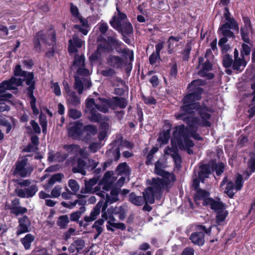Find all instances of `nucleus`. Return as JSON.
<instances>
[{
    "label": "nucleus",
    "mask_w": 255,
    "mask_h": 255,
    "mask_svg": "<svg viewBox=\"0 0 255 255\" xmlns=\"http://www.w3.org/2000/svg\"><path fill=\"white\" fill-rule=\"evenodd\" d=\"M85 56L83 55L80 56L76 55L74 58L73 66H78L79 67L81 66L85 67Z\"/></svg>",
    "instance_id": "4c0bfd02"
},
{
    "label": "nucleus",
    "mask_w": 255,
    "mask_h": 255,
    "mask_svg": "<svg viewBox=\"0 0 255 255\" xmlns=\"http://www.w3.org/2000/svg\"><path fill=\"white\" fill-rule=\"evenodd\" d=\"M247 169L251 170V172L255 171V157L252 156L249 159Z\"/></svg>",
    "instance_id": "e2e57ef3"
},
{
    "label": "nucleus",
    "mask_w": 255,
    "mask_h": 255,
    "mask_svg": "<svg viewBox=\"0 0 255 255\" xmlns=\"http://www.w3.org/2000/svg\"><path fill=\"white\" fill-rule=\"evenodd\" d=\"M68 185L74 192H77L79 189V186L74 179H70L68 181Z\"/></svg>",
    "instance_id": "13d9d810"
},
{
    "label": "nucleus",
    "mask_w": 255,
    "mask_h": 255,
    "mask_svg": "<svg viewBox=\"0 0 255 255\" xmlns=\"http://www.w3.org/2000/svg\"><path fill=\"white\" fill-rule=\"evenodd\" d=\"M98 182V179L96 178H93L90 179L88 181H85V191L82 192L81 191L82 193H86L90 192L93 186L95 185Z\"/></svg>",
    "instance_id": "e433bc0d"
},
{
    "label": "nucleus",
    "mask_w": 255,
    "mask_h": 255,
    "mask_svg": "<svg viewBox=\"0 0 255 255\" xmlns=\"http://www.w3.org/2000/svg\"><path fill=\"white\" fill-rule=\"evenodd\" d=\"M174 139L176 140L179 149L182 151H186L189 155H193L194 152L191 148L195 145L193 141L186 136L183 128L179 129Z\"/></svg>",
    "instance_id": "0eeeda50"
},
{
    "label": "nucleus",
    "mask_w": 255,
    "mask_h": 255,
    "mask_svg": "<svg viewBox=\"0 0 255 255\" xmlns=\"http://www.w3.org/2000/svg\"><path fill=\"white\" fill-rule=\"evenodd\" d=\"M72 40L73 45H75L78 48H81L82 46V41L77 34L73 35Z\"/></svg>",
    "instance_id": "69168bd1"
},
{
    "label": "nucleus",
    "mask_w": 255,
    "mask_h": 255,
    "mask_svg": "<svg viewBox=\"0 0 255 255\" xmlns=\"http://www.w3.org/2000/svg\"><path fill=\"white\" fill-rule=\"evenodd\" d=\"M213 227H215L217 229H218V227L216 225H211L209 227H206L205 225H197L196 226V230L198 232H201L205 234H207L208 236H210L212 232V228Z\"/></svg>",
    "instance_id": "c756f323"
},
{
    "label": "nucleus",
    "mask_w": 255,
    "mask_h": 255,
    "mask_svg": "<svg viewBox=\"0 0 255 255\" xmlns=\"http://www.w3.org/2000/svg\"><path fill=\"white\" fill-rule=\"evenodd\" d=\"M122 23L121 20L116 16H113L112 19L110 21V25L117 31L122 25Z\"/></svg>",
    "instance_id": "a18cd8bd"
},
{
    "label": "nucleus",
    "mask_w": 255,
    "mask_h": 255,
    "mask_svg": "<svg viewBox=\"0 0 255 255\" xmlns=\"http://www.w3.org/2000/svg\"><path fill=\"white\" fill-rule=\"evenodd\" d=\"M177 73H178L177 65L176 62H175L174 63H173L172 65L170 70V72H169L170 79H171V78L175 79L177 75Z\"/></svg>",
    "instance_id": "6e6d98bb"
},
{
    "label": "nucleus",
    "mask_w": 255,
    "mask_h": 255,
    "mask_svg": "<svg viewBox=\"0 0 255 255\" xmlns=\"http://www.w3.org/2000/svg\"><path fill=\"white\" fill-rule=\"evenodd\" d=\"M19 225L17 231V235L29 232V227L31 225L30 221L26 215L18 219Z\"/></svg>",
    "instance_id": "dca6fc26"
},
{
    "label": "nucleus",
    "mask_w": 255,
    "mask_h": 255,
    "mask_svg": "<svg viewBox=\"0 0 255 255\" xmlns=\"http://www.w3.org/2000/svg\"><path fill=\"white\" fill-rule=\"evenodd\" d=\"M169 176L167 175L166 177H163L164 179L159 178L152 179V186L149 187H152V190L157 194V200H159L161 198L164 187L170 184Z\"/></svg>",
    "instance_id": "1a4fd4ad"
},
{
    "label": "nucleus",
    "mask_w": 255,
    "mask_h": 255,
    "mask_svg": "<svg viewBox=\"0 0 255 255\" xmlns=\"http://www.w3.org/2000/svg\"><path fill=\"white\" fill-rule=\"evenodd\" d=\"M174 162L175 167L177 168H180L181 167V163L182 162V157L180 154L178 155H175V156L172 157Z\"/></svg>",
    "instance_id": "680f3d73"
},
{
    "label": "nucleus",
    "mask_w": 255,
    "mask_h": 255,
    "mask_svg": "<svg viewBox=\"0 0 255 255\" xmlns=\"http://www.w3.org/2000/svg\"><path fill=\"white\" fill-rule=\"evenodd\" d=\"M70 11L72 17L74 18V19H77L81 15L80 13L79 9L76 5H74L72 2L70 3Z\"/></svg>",
    "instance_id": "de8ad7c7"
},
{
    "label": "nucleus",
    "mask_w": 255,
    "mask_h": 255,
    "mask_svg": "<svg viewBox=\"0 0 255 255\" xmlns=\"http://www.w3.org/2000/svg\"><path fill=\"white\" fill-rule=\"evenodd\" d=\"M64 175L62 173H58L52 175L48 180V183L50 185H53L56 182H61Z\"/></svg>",
    "instance_id": "a19ab883"
},
{
    "label": "nucleus",
    "mask_w": 255,
    "mask_h": 255,
    "mask_svg": "<svg viewBox=\"0 0 255 255\" xmlns=\"http://www.w3.org/2000/svg\"><path fill=\"white\" fill-rule=\"evenodd\" d=\"M191 49L192 47L191 44L189 43H187L186 44L185 48L183 49L182 53L183 55L182 58L183 61H188L189 60Z\"/></svg>",
    "instance_id": "37998d69"
},
{
    "label": "nucleus",
    "mask_w": 255,
    "mask_h": 255,
    "mask_svg": "<svg viewBox=\"0 0 255 255\" xmlns=\"http://www.w3.org/2000/svg\"><path fill=\"white\" fill-rule=\"evenodd\" d=\"M223 37L228 38H235V35L233 32L230 29H220Z\"/></svg>",
    "instance_id": "0e129e2a"
},
{
    "label": "nucleus",
    "mask_w": 255,
    "mask_h": 255,
    "mask_svg": "<svg viewBox=\"0 0 255 255\" xmlns=\"http://www.w3.org/2000/svg\"><path fill=\"white\" fill-rule=\"evenodd\" d=\"M86 163L85 161L79 158L77 160V166L72 168V172L74 173H80L83 175L86 174V171L84 170Z\"/></svg>",
    "instance_id": "393cba45"
},
{
    "label": "nucleus",
    "mask_w": 255,
    "mask_h": 255,
    "mask_svg": "<svg viewBox=\"0 0 255 255\" xmlns=\"http://www.w3.org/2000/svg\"><path fill=\"white\" fill-rule=\"evenodd\" d=\"M97 131L96 126H84L83 123L77 121L71 123L70 127L68 128V135L73 140H82L85 143H90L92 136L96 135Z\"/></svg>",
    "instance_id": "20e7f679"
},
{
    "label": "nucleus",
    "mask_w": 255,
    "mask_h": 255,
    "mask_svg": "<svg viewBox=\"0 0 255 255\" xmlns=\"http://www.w3.org/2000/svg\"><path fill=\"white\" fill-rule=\"evenodd\" d=\"M69 96L70 100V103L74 106H76L80 103V99L79 97H78L76 95V93L75 91H72V93L70 94V95H68Z\"/></svg>",
    "instance_id": "09e8293b"
},
{
    "label": "nucleus",
    "mask_w": 255,
    "mask_h": 255,
    "mask_svg": "<svg viewBox=\"0 0 255 255\" xmlns=\"http://www.w3.org/2000/svg\"><path fill=\"white\" fill-rule=\"evenodd\" d=\"M34 240V236L30 234H28L23 238L21 239V242L25 249L29 250L31 247V244L33 242Z\"/></svg>",
    "instance_id": "cd10ccee"
},
{
    "label": "nucleus",
    "mask_w": 255,
    "mask_h": 255,
    "mask_svg": "<svg viewBox=\"0 0 255 255\" xmlns=\"http://www.w3.org/2000/svg\"><path fill=\"white\" fill-rule=\"evenodd\" d=\"M196 112H192L191 113H186L183 111H180L175 114V117L176 120H181L184 123L186 124L189 127V130H188L187 128L185 127L184 124L176 126L173 128L172 132V136L174 138H175V136L178 134L179 129H184L185 133L186 136L190 138V136L193 134L194 132H197L198 129V126H201L203 127H210L212 125L211 123L210 122V125L206 126L203 122L202 119H201V122L199 117L196 116H190L191 115H194Z\"/></svg>",
    "instance_id": "7ed1b4c3"
},
{
    "label": "nucleus",
    "mask_w": 255,
    "mask_h": 255,
    "mask_svg": "<svg viewBox=\"0 0 255 255\" xmlns=\"http://www.w3.org/2000/svg\"><path fill=\"white\" fill-rule=\"evenodd\" d=\"M243 177L241 174H238L235 180V185L237 191H240L243 188L244 184Z\"/></svg>",
    "instance_id": "49530a36"
},
{
    "label": "nucleus",
    "mask_w": 255,
    "mask_h": 255,
    "mask_svg": "<svg viewBox=\"0 0 255 255\" xmlns=\"http://www.w3.org/2000/svg\"><path fill=\"white\" fill-rule=\"evenodd\" d=\"M200 170L198 172V177L201 180V182H204L205 179L209 177L211 173V166L209 164H203L199 166Z\"/></svg>",
    "instance_id": "6ab92c4d"
},
{
    "label": "nucleus",
    "mask_w": 255,
    "mask_h": 255,
    "mask_svg": "<svg viewBox=\"0 0 255 255\" xmlns=\"http://www.w3.org/2000/svg\"><path fill=\"white\" fill-rule=\"evenodd\" d=\"M171 143L172 144V147H166L164 152L165 154H169L170 152H172V153L170 154V155L171 157H172L175 156V155H178L179 154L178 150L179 147L177 145L176 140L174 139L173 136L171 139Z\"/></svg>",
    "instance_id": "4be33fe9"
},
{
    "label": "nucleus",
    "mask_w": 255,
    "mask_h": 255,
    "mask_svg": "<svg viewBox=\"0 0 255 255\" xmlns=\"http://www.w3.org/2000/svg\"><path fill=\"white\" fill-rule=\"evenodd\" d=\"M101 56L102 54L96 49V50L90 56L89 59L90 62H93L101 59Z\"/></svg>",
    "instance_id": "bf43d9fd"
},
{
    "label": "nucleus",
    "mask_w": 255,
    "mask_h": 255,
    "mask_svg": "<svg viewBox=\"0 0 255 255\" xmlns=\"http://www.w3.org/2000/svg\"><path fill=\"white\" fill-rule=\"evenodd\" d=\"M29 87L26 88V96L30 99V105L34 115L39 114V110L36 106V99L34 96V90L35 89V83L28 85Z\"/></svg>",
    "instance_id": "4468645a"
},
{
    "label": "nucleus",
    "mask_w": 255,
    "mask_h": 255,
    "mask_svg": "<svg viewBox=\"0 0 255 255\" xmlns=\"http://www.w3.org/2000/svg\"><path fill=\"white\" fill-rule=\"evenodd\" d=\"M23 67L26 69H31L34 66L33 61L31 59L23 60L22 61Z\"/></svg>",
    "instance_id": "338daca9"
},
{
    "label": "nucleus",
    "mask_w": 255,
    "mask_h": 255,
    "mask_svg": "<svg viewBox=\"0 0 255 255\" xmlns=\"http://www.w3.org/2000/svg\"><path fill=\"white\" fill-rule=\"evenodd\" d=\"M5 209L9 211L10 213L16 216V198L14 197L10 201H7L5 205Z\"/></svg>",
    "instance_id": "a878e982"
},
{
    "label": "nucleus",
    "mask_w": 255,
    "mask_h": 255,
    "mask_svg": "<svg viewBox=\"0 0 255 255\" xmlns=\"http://www.w3.org/2000/svg\"><path fill=\"white\" fill-rule=\"evenodd\" d=\"M251 51V47L248 44L243 43L242 45V50L241 51V57H245V56H249Z\"/></svg>",
    "instance_id": "3c124183"
},
{
    "label": "nucleus",
    "mask_w": 255,
    "mask_h": 255,
    "mask_svg": "<svg viewBox=\"0 0 255 255\" xmlns=\"http://www.w3.org/2000/svg\"><path fill=\"white\" fill-rule=\"evenodd\" d=\"M158 148L156 147H153L146 155L145 164L149 165L152 164L153 155L158 151Z\"/></svg>",
    "instance_id": "58836bf2"
},
{
    "label": "nucleus",
    "mask_w": 255,
    "mask_h": 255,
    "mask_svg": "<svg viewBox=\"0 0 255 255\" xmlns=\"http://www.w3.org/2000/svg\"><path fill=\"white\" fill-rule=\"evenodd\" d=\"M13 75L7 80L3 81L0 83V98L2 100H8L12 97V95L9 93H5L6 90L16 89L13 86L16 85V65L13 66Z\"/></svg>",
    "instance_id": "6e6552de"
},
{
    "label": "nucleus",
    "mask_w": 255,
    "mask_h": 255,
    "mask_svg": "<svg viewBox=\"0 0 255 255\" xmlns=\"http://www.w3.org/2000/svg\"><path fill=\"white\" fill-rule=\"evenodd\" d=\"M98 41L102 42L98 43L97 47V49L101 54L110 53L113 51L114 48L119 53L127 54L128 52L126 49H122L121 46L123 43L113 36H109L107 37V39L102 37L101 40L98 39Z\"/></svg>",
    "instance_id": "423d86ee"
},
{
    "label": "nucleus",
    "mask_w": 255,
    "mask_h": 255,
    "mask_svg": "<svg viewBox=\"0 0 255 255\" xmlns=\"http://www.w3.org/2000/svg\"><path fill=\"white\" fill-rule=\"evenodd\" d=\"M234 189H236L234 183L232 181H229L227 184L224 192L229 197L233 198L235 195Z\"/></svg>",
    "instance_id": "c85d7f7f"
},
{
    "label": "nucleus",
    "mask_w": 255,
    "mask_h": 255,
    "mask_svg": "<svg viewBox=\"0 0 255 255\" xmlns=\"http://www.w3.org/2000/svg\"><path fill=\"white\" fill-rule=\"evenodd\" d=\"M102 204H103V201H101V200L100 201L96 204V205L94 207V208L92 210V211L90 213V215L93 218H94L95 220L97 219L98 215H99L100 213L101 208L102 207Z\"/></svg>",
    "instance_id": "ea45409f"
},
{
    "label": "nucleus",
    "mask_w": 255,
    "mask_h": 255,
    "mask_svg": "<svg viewBox=\"0 0 255 255\" xmlns=\"http://www.w3.org/2000/svg\"><path fill=\"white\" fill-rule=\"evenodd\" d=\"M205 80L198 79L191 81L188 85L189 93L185 95L181 100L182 105L180 107V111L186 113L197 112L198 115L203 120L205 125L209 126V120L211 118V113L213 109L207 106L204 101L199 102L202 99L204 89L201 86L206 85Z\"/></svg>",
    "instance_id": "f257e3e1"
},
{
    "label": "nucleus",
    "mask_w": 255,
    "mask_h": 255,
    "mask_svg": "<svg viewBox=\"0 0 255 255\" xmlns=\"http://www.w3.org/2000/svg\"><path fill=\"white\" fill-rule=\"evenodd\" d=\"M247 64V62L245 57H242L241 58L234 59L232 68L234 70L241 72L243 70Z\"/></svg>",
    "instance_id": "5701e85b"
},
{
    "label": "nucleus",
    "mask_w": 255,
    "mask_h": 255,
    "mask_svg": "<svg viewBox=\"0 0 255 255\" xmlns=\"http://www.w3.org/2000/svg\"><path fill=\"white\" fill-rule=\"evenodd\" d=\"M252 27L243 26L241 28V34L242 40L247 43H250L249 33Z\"/></svg>",
    "instance_id": "bb28decb"
},
{
    "label": "nucleus",
    "mask_w": 255,
    "mask_h": 255,
    "mask_svg": "<svg viewBox=\"0 0 255 255\" xmlns=\"http://www.w3.org/2000/svg\"><path fill=\"white\" fill-rule=\"evenodd\" d=\"M160 55L154 52H153L149 57V62L151 65H154L158 60H160Z\"/></svg>",
    "instance_id": "4d7b16f0"
},
{
    "label": "nucleus",
    "mask_w": 255,
    "mask_h": 255,
    "mask_svg": "<svg viewBox=\"0 0 255 255\" xmlns=\"http://www.w3.org/2000/svg\"><path fill=\"white\" fill-rule=\"evenodd\" d=\"M40 41L43 43L51 46L45 53V56L51 58L54 56L57 52L56 31L53 26L48 28L45 32L44 30H40L34 35L32 42L34 49L39 52L41 50Z\"/></svg>",
    "instance_id": "f03ea898"
},
{
    "label": "nucleus",
    "mask_w": 255,
    "mask_h": 255,
    "mask_svg": "<svg viewBox=\"0 0 255 255\" xmlns=\"http://www.w3.org/2000/svg\"><path fill=\"white\" fill-rule=\"evenodd\" d=\"M117 31L122 36L123 41L130 45L131 40L128 37L132 36L133 34V29L131 23L128 20L123 22L122 25Z\"/></svg>",
    "instance_id": "f8f14e48"
},
{
    "label": "nucleus",
    "mask_w": 255,
    "mask_h": 255,
    "mask_svg": "<svg viewBox=\"0 0 255 255\" xmlns=\"http://www.w3.org/2000/svg\"><path fill=\"white\" fill-rule=\"evenodd\" d=\"M128 201L132 204L140 206L144 202L143 196H137L134 192H131L128 196Z\"/></svg>",
    "instance_id": "b1692460"
},
{
    "label": "nucleus",
    "mask_w": 255,
    "mask_h": 255,
    "mask_svg": "<svg viewBox=\"0 0 255 255\" xmlns=\"http://www.w3.org/2000/svg\"><path fill=\"white\" fill-rule=\"evenodd\" d=\"M157 194L155 193L152 187H147L144 192H143V197L144 201L152 204L155 202V198L157 199Z\"/></svg>",
    "instance_id": "aec40b11"
},
{
    "label": "nucleus",
    "mask_w": 255,
    "mask_h": 255,
    "mask_svg": "<svg viewBox=\"0 0 255 255\" xmlns=\"http://www.w3.org/2000/svg\"><path fill=\"white\" fill-rule=\"evenodd\" d=\"M224 209L216 211L217 214L216 216V222L218 225H220V223L225 220L228 215V211L226 210L224 211Z\"/></svg>",
    "instance_id": "2f4dec72"
},
{
    "label": "nucleus",
    "mask_w": 255,
    "mask_h": 255,
    "mask_svg": "<svg viewBox=\"0 0 255 255\" xmlns=\"http://www.w3.org/2000/svg\"><path fill=\"white\" fill-rule=\"evenodd\" d=\"M74 88L76 90L79 95H81L84 90V84L82 81L77 76L74 77Z\"/></svg>",
    "instance_id": "f704fd0d"
},
{
    "label": "nucleus",
    "mask_w": 255,
    "mask_h": 255,
    "mask_svg": "<svg viewBox=\"0 0 255 255\" xmlns=\"http://www.w3.org/2000/svg\"><path fill=\"white\" fill-rule=\"evenodd\" d=\"M212 171H215L217 176H220L224 172L225 164L223 162H216V160H211L210 162Z\"/></svg>",
    "instance_id": "412c9836"
},
{
    "label": "nucleus",
    "mask_w": 255,
    "mask_h": 255,
    "mask_svg": "<svg viewBox=\"0 0 255 255\" xmlns=\"http://www.w3.org/2000/svg\"><path fill=\"white\" fill-rule=\"evenodd\" d=\"M107 64L113 68H121L124 63V60L119 56L110 55L107 60ZM126 64V62H125Z\"/></svg>",
    "instance_id": "a211bd4d"
},
{
    "label": "nucleus",
    "mask_w": 255,
    "mask_h": 255,
    "mask_svg": "<svg viewBox=\"0 0 255 255\" xmlns=\"http://www.w3.org/2000/svg\"><path fill=\"white\" fill-rule=\"evenodd\" d=\"M98 100L102 103L108 105L109 107L113 109H115L118 107L122 109H125L128 104V100L126 98L118 96L113 97L110 100L104 98L99 97Z\"/></svg>",
    "instance_id": "9d476101"
},
{
    "label": "nucleus",
    "mask_w": 255,
    "mask_h": 255,
    "mask_svg": "<svg viewBox=\"0 0 255 255\" xmlns=\"http://www.w3.org/2000/svg\"><path fill=\"white\" fill-rule=\"evenodd\" d=\"M141 99L146 105H155L157 103L156 100L152 96L146 97L145 95H141Z\"/></svg>",
    "instance_id": "8fccbe9b"
},
{
    "label": "nucleus",
    "mask_w": 255,
    "mask_h": 255,
    "mask_svg": "<svg viewBox=\"0 0 255 255\" xmlns=\"http://www.w3.org/2000/svg\"><path fill=\"white\" fill-rule=\"evenodd\" d=\"M108 224L111 227L120 229L122 231H124L126 229V226L123 223H113L110 221H108Z\"/></svg>",
    "instance_id": "052dcab7"
},
{
    "label": "nucleus",
    "mask_w": 255,
    "mask_h": 255,
    "mask_svg": "<svg viewBox=\"0 0 255 255\" xmlns=\"http://www.w3.org/2000/svg\"><path fill=\"white\" fill-rule=\"evenodd\" d=\"M63 148L69 153L77 152L80 148V146L77 144H65L64 145Z\"/></svg>",
    "instance_id": "603ef678"
},
{
    "label": "nucleus",
    "mask_w": 255,
    "mask_h": 255,
    "mask_svg": "<svg viewBox=\"0 0 255 255\" xmlns=\"http://www.w3.org/2000/svg\"><path fill=\"white\" fill-rule=\"evenodd\" d=\"M37 191L38 187L34 184L28 188L17 190V196L20 198H29L33 197Z\"/></svg>",
    "instance_id": "2eb2a0df"
},
{
    "label": "nucleus",
    "mask_w": 255,
    "mask_h": 255,
    "mask_svg": "<svg viewBox=\"0 0 255 255\" xmlns=\"http://www.w3.org/2000/svg\"><path fill=\"white\" fill-rule=\"evenodd\" d=\"M18 169L17 175H20L21 177H25L27 175H30L32 170V169H30V168H26L25 167L18 168Z\"/></svg>",
    "instance_id": "864d4df0"
},
{
    "label": "nucleus",
    "mask_w": 255,
    "mask_h": 255,
    "mask_svg": "<svg viewBox=\"0 0 255 255\" xmlns=\"http://www.w3.org/2000/svg\"><path fill=\"white\" fill-rule=\"evenodd\" d=\"M172 124L168 120L165 122L162 131L160 133L157 141L163 144H166L170 137V132L172 128Z\"/></svg>",
    "instance_id": "ddd939ff"
},
{
    "label": "nucleus",
    "mask_w": 255,
    "mask_h": 255,
    "mask_svg": "<svg viewBox=\"0 0 255 255\" xmlns=\"http://www.w3.org/2000/svg\"><path fill=\"white\" fill-rule=\"evenodd\" d=\"M8 191L11 196L16 194V179L13 178L9 181Z\"/></svg>",
    "instance_id": "79ce46f5"
},
{
    "label": "nucleus",
    "mask_w": 255,
    "mask_h": 255,
    "mask_svg": "<svg viewBox=\"0 0 255 255\" xmlns=\"http://www.w3.org/2000/svg\"><path fill=\"white\" fill-rule=\"evenodd\" d=\"M189 239L193 244L199 247L203 246L205 243V235L201 232L196 231L192 233L189 237Z\"/></svg>",
    "instance_id": "f3484780"
},
{
    "label": "nucleus",
    "mask_w": 255,
    "mask_h": 255,
    "mask_svg": "<svg viewBox=\"0 0 255 255\" xmlns=\"http://www.w3.org/2000/svg\"><path fill=\"white\" fill-rule=\"evenodd\" d=\"M68 116L74 120H76L81 117L82 114L80 111L77 109H71L68 110Z\"/></svg>",
    "instance_id": "c03bdc74"
},
{
    "label": "nucleus",
    "mask_w": 255,
    "mask_h": 255,
    "mask_svg": "<svg viewBox=\"0 0 255 255\" xmlns=\"http://www.w3.org/2000/svg\"><path fill=\"white\" fill-rule=\"evenodd\" d=\"M213 66L211 63L210 62L209 60L206 61V62L203 64L201 70L199 72V74H201L205 71H209L212 69Z\"/></svg>",
    "instance_id": "5fc2aeb1"
},
{
    "label": "nucleus",
    "mask_w": 255,
    "mask_h": 255,
    "mask_svg": "<svg viewBox=\"0 0 255 255\" xmlns=\"http://www.w3.org/2000/svg\"><path fill=\"white\" fill-rule=\"evenodd\" d=\"M106 154L108 156L112 155L114 157V160L118 161L121 156L120 148L118 146L115 149H109L107 151Z\"/></svg>",
    "instance_id": "c9c22d12"
},
{
    "label": "nucleus",
    "mask_w": 255,
    "mask_h": 255,
    "mask_svg": "<svg viewBox=\"0 0 255 255\" xmlns=\"http://www.w3.org/2000/svg\"><path fill=\"white\" fill-rule=\"evenodd\" d=\"M211 193L205 189H199L195 192L193 196V200L195 204L200 205V201H202V206L210 207L214 211H218L225 209V204L221 200L220 198H217L214 199L210 197Z\"/></svg>",
    "instance_id": "39448f33"
},
{
    "label": "nucleus",
    "mask_w": 255,
    "mask_h": 255,
    "mask_svg": "<svg viewBox=\"0 0 255 255\" xmlns=\"http://www.w3.org/2000/svg\"><path fill=\"white\" fill-rule=\"evenodd\" d=\"M162 163L157 160L155 163V171L156 173L162 177H166L167 175H170L169 172L161 169Z\"/></svg>",
    "instance_id": "72a5a7b5"
},
{
    "label": "nucleus",
    "mask_w": 255,
    "mask_h": 255,
    "mask_svg": "<svg viewBox=\"0 0 255 255\" xmlns=\"http://www.w3.org/2000/svg\"><path fill=\"white\" fill-rule=\"evenodd\" d=\"M17 76L21 77L17 78V87L23 86L24 82L27 85L35 83L33 73L23 70L19 64H17Z\"/></svg>",
    "instance_id": "9b49d317"
},
{
    "label": "nucleus",
    "mask_w": 255,
    "mask_h": 255,
    "mask_svg": "<svg viewBox=\"0 0 255 255\" xmlns=\"http://www.w3.org/2000/svg\"><path fill=\"white\" fill-rule=\"evenodd\" d=\"M69 223V219L67 215H62L58 218L57 221V225L61 229H65Z\"/></svg>",
    "instance_id": "473e14b6"
},
{
    "label": "nucleus",
    "mask_w": 255,
    "mask_h": 255,
    "mask_svg": "<svg viewBox=\"0 0 255 255\" xmlns=\"http://www.w3.org/2000/svg\"><path fill=\"white\" fill-rule=\"evenodd\" d=\"M234 60L232 55L226 54L222 57V65L224 67L227 69L233 66Z\"/></svg>",
    "instance_id": "7c9ffc66"
},
{
    "label": "nucleus",
    "mask_w": 255,
    "mask_h": 255,
    "mask_svg": "<svg viewBox=\"0 0 255 255\" xmlns=\"http://www.w3.org/2000/svg\"><path fill=\"white\" fill-rule=\"evenodd\" d=\"M116 72L114 69L112 68H108L103 70L101 71V74L106 77H112L115 74Z\"/></svg>",
    "instance_id": "774afa93"
}]
</instances>
